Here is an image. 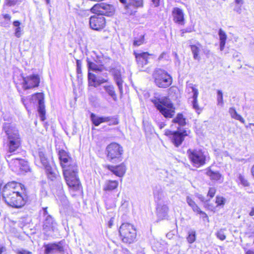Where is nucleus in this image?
<instances>
[{"instance_id": "obj_1", "label": "nucleus", "mask_w": 254, "mask_h": 254, "mask_svg": "<svg viewBox=\"0 0 254 254\" xmlns=\"http://www.w3.org/2000/svg\"><path fill=\"white\" fill-rule=\"evenodd\" d=\"M21 184L16 182L7 183L2 189V195L5 203L14 208H21L27 201V196L20 193L18 189Z\"/></svg>"}, {"instance_id": "obj_2", "label": "nucleus", "mask_w": 254, "mask_h": 254, "mask_svg": "<svg viewBox=\"0 0 254 254\" xmlns=\"http://www.w3.org/2000/svg\"><path fill=\"white\" fill-rule=\"evenodd\" d=\"M60 164L68 186L74 190H79L81 186L77 175L78 168L76 162L70 158Z\"/></svg>"}, {"instance_id": "obj_3", "label": "nucleus", "mask_w": 254, "mask_h": 254, "mask_svg": "<svg viewBox=\"0 0 254 254\" xmlns=\"http://www.w3.org/2000/svg\"><path fill=\"white\" fill-rule=\"evenodd\" d=\"M3 130L6 134L8 152L6 158L11 156V153L15 151L21 145V137L18 129L13 124L5 123L3 125Z\"/></svg>"}, {"instance_id": "obj_4", "label": "nucleus", "mask_w": 254, "mask_h": 254, "mask_svg": "<svg viewBox=\"0 0 254 254\" xmlns=\"http://www.w3.org/2000/svg\"><path fill=\"white\" fill-rule=\"evenodd\" d=\"M151 102L155 108L165 118H172L175 114V107L172 101L166 97L155 96Z\"/></svg>"}, {"instance_id": "obj_5", "label": "nucleus", "mask_w": 254, "mask_h": 254, "mask_svg": "<svg viewBox=\"0 0 254 254\" xmlns=\"http://www.w3.org/2000/svg\"><path fill=\"white\" fill-rule=\"evenodd\" d=\"M153 78L155 85L159 88H167L172 83L171 76L165 70L157 68L153 73Z\"/></svg>"}, {"instance_id": "obj_6", "label": "nucleus", "mask_w": 254, "mask_h": 254, "mask_svg": "<svg viewBox=\"0 0 254 254\" xmlns=\"http://www.w3.org/2000/svg\"><path fill=\"white\" fill-rule=\"evenodd\" d=\"M119 233L124 243H131L136 238V231L133 226L129 223H123L120 227Z\"/></svg>"}, {"instance_id": "obj_7", "label": "nucleus", "mask_w": 254, "mask_h": 254, "mask_svg": "<svg viewBox=\"0 0 254 254\" xmlns=\"http://www.w3.org/2000/svg\"><path fill=\"white\" fill-rule=\"evenodd\" d=\"M165 134L171 139L172 143L176 147H179L185 139V137L188 135L187 130L178 127L176 131H168Z\"/></svg>"}, {"instance_id": "obj_8", "label": "nucleus", "mask_w": 254, "mask_h": 254, "mask_svg": "<svg viewBox=\"0 0 254 254\" xmlns=\"http://www.w3.org/2000/svg\"><path fill=\"white\" fill-rule=\"evenodd\" d=\"M187 154L194 166L199 167L205 164L206 157L201 150L189 149Z\"/></svg>"}, {"instance_id": "obj_9", "label": "nucleus", "mask_w": 254, "mask_h": 254, "mask_svg": "<svg viewBox=\"0 0 254 254\" xmlns=\"http://www.w3.org/2000/svg\"><path fill=\"white\" fill-rule=\"evenodd\" d=\"M93 13H95L101 16H111L115 12V8L111 4L105 3H97L95 4L91 9Z\"/></svg>"}, {"instance_id": "obj_10", "label": "nucleus", "mask_w": 254, "mask_h": 254, "mask_svg": "<svg viewBox=\"0 0 254 254\" xmlns=\"http://www.w3.org/2000/svg\"><path fill=\"white\" fill-rule=\"evenodd\" d=\"M44 96L43 93H37L33 94L30 98V101L34 104H38V111L41 120L44 121L45 119V109L44 105Z\"/></svg>"}, {"instance_id": "obj_11", "label": "nucleus", "mask_w": 254, "mask_h": 254, "mask_svg": "<svg viewBox=\"0 0 254 254\" xmlns=\"http://www.w3.org/2000/svg\"><path fill=\"white\" fill-rule=\"evenodd\" d=\"M107 158L110 161L119 159L123 153V147L117 143H112L106 147Z\"/></svg>"}, {"instance_id": "obj_12", "label": "nucleus", "mask_w": 254, "mask_h": 254, "mask_svg": "<svg viewBox=\"0 0 254 254\" xmlns=\"http://www.w3.org/2000/svg\"><path fill=\"white\" fill-rule=\"evenodd\" d=\"M88 84L89 86L97 87V77L90 71H93L96 73L103 72L105 69L104 64H88Z\"/></svg>"}, {"instance_id": "obj_13", "label": "nucleus", "mask_w": 254, "mask_h": 254, "mask_svg": "<svg viewBox=\"0 0 254 254\" xmlns=\"http://www.w3.org/2000/svg\"><path fill=\"white\" fill-rule=\"evenodd\" d=\"M22 85L25 90L38 87L40 81L39 75L35 74L26 77H22Z\"/></svg>"}, {"instance_id": "obj_14", "label": "nucleus", "mask_w": 254, "mask_h": 254, "mask_svg": "<svg viewBox=\"0 0 254 254\" xmlns=\"http://www.w3.org/2000/svg\"><path fill=\"white\" fill-rule=\"evenodd\" d=\"M104 17L99 14L94 15L90 17L89 24L90 27L94 30H99L103 28L105 25Z\"/></svg>"}, {"instance_id": "obj_15", "label": "nucleus", "mask_w": 254, "mask_h": 254, "mask_svg": "<svg viewBox=\"0 0 254 254\" xmlns=\"http://www.w3.org/2000/svg\"><path fill=\"white\" fill-rule=\"evenodd\" d=\"M57 223L51 215H48L44 218L43 229L44 233L48 236L52 235L56 229Z\"/></svg>"}, {"instance_id": "obj_16", "label": "nucleus", "mask_w": 254, "mask_h": 254, "mask_svg": "<svg viewBox=\"0 0 254 254\" xmlns=\"http://www.w3.org/2000/svg\"><path fill=\"white\" fill-rule=\"evenodd\" d=\"M109 71L113 74L114 79L119 88L120 94H122L123 92V80L121 77V71L120 69L117 67H113L109 70Z\"/></svg>"}, {"instance_id": "obj_17", "label": "nucleus", "mask_w": 254, "mask_h": 254, "mask_svg": "<svg viewBox=\"0 0 254 254\" xmlns=\"http://www.w3.org/2000/svg\"><path fill=\"white\" fill-rule=\"evenodd\" d=\"M143 0H128L126 5V9L128 13L132 14L138 7L143 6Z\"/></svg>"}, {"instance_id": "obj_18", "label": "nucleus", "mask_w": 254, "mask_h": 254, "mask_svg": "<svg viewBox=\"0 0 254 254\" xmlns=\"http://www.w3.org/2000/svg\"><path fill=\"white\" fill-rule=\"evenodd\" d=\"M191 92L192 93V96L189 98V101L191 103L192 108L196 112L199 114L201 112L202 109L198 105L197 97L198 95V90L191 86Z\"/></svg>"}, {"instance_id": "obj_19", "label": "nucleus", "mask_w": 254, "mask_h": 254, "mask_svg": "<svg viewBox=\"0 0 254 254\" xmlns=\"http://www.w3.org/2000/svg\"><path fill=\"white\" fill-rule=\"evenodd\" d=\"M107 168L119 177H123L126 172V166L123 163L117 166L108 165Z\"/></svg>"}, {"instance_id": "obj_20", "label": "nucleus", "mask_w": 254, "mask_h": 254, "mask_svg": "<svg viewBox=\"0 0 254 254\" xmlns=\"http://www.w3.org/2000/svg\"><path fill=\"white\" fill-rule=\"evenodd\" d=\"M169 208L164 204L158 203L156 207V214L160 220L166 219L168 217Z\"/></svg>"}, {"instance_id": "obj_21", "label": "nucleus", "mask_w": 254, "mask_h": 254, "mask_svg": "<svg viewBox=\"0 0 254 254\" xmlns=\"http://www.w3.org/2000/svg\"><path fill=\"white\" fill-rule=\"evenodd\" d=\"M172 15L174 21L179 24H182L184 21V15L183 10L178 8L174 7L172 11Z\"/></svg>"}, {"instance_id": "obj_22", "label": "nucleus", "mask_w": 254, "mask_h": 254, "mask_svg": "<svg viewBox=\"0 0 254 254\" xmlns=\"http://www.w3.org/2000/svg\"><path fill=\"white\" fill-rule=\"evenodd\" d=\"M118 186L119 182L117 181L107 180L103 185V190L106 192H110L117 189Z\"/></svg>"}, {"instance_id": "obj_23", "label": "nucleus", "mask_w": 254, "mask_h": 254, "mask_svg": "<svg viewBox=\"0 0 254 254\" xmlns=\"http://www.w3.org/2000/svg\"><path fill=\"white\" fill-rule=\"evenodd\" d=\"M134 54L137 62L141 63H148V59L150 58V57L153 56V55L149 54L147 52H142L140 53L134 52Z\"/></svg>"}, {"instance_id": "obj_24", "label": "nucleus", "mask_w": 254, "mask_h": 254, "mask_svg": "<svg viewBox=\"0 0 254 254\" xmlns=\"http://www.w3.org/2000/svg\"><path fill=\"white\" fill-rule=\"evenodd\" d=\"M45 247L46 254H49L54 251L62 252L63 251V248L61 245L55 243L48 244Z\"/></svg>"}, {"instance_id": "obj_25", "label": "nucleus", "mask_w": 254, "mask_h": 254, "mask_svg": "<svg viewBox=\"0 0 254 254\" xmlns=\"http://www.w3.org/2000/svg\"><path fill=\"white\" fill-rule=\"evenodd\" d=\"M106 92L112 97L114 101H117V96L116 94L114 87L112 85H105L103 87Z\"/></svg>"}, {"instance_id": "obj_26", "label": "nucleus", "mask_w": 254, "mask_h": 254, "mask_svg": "<svg viewBox=\"0 0 254 254\" xmlns=\"http://www.w3.org/2000/svg\"><path fill=\"white\" fill-rule=\"evenodd\" d=\"M206 175L209 176L212 180L220 181V182L223 181L221 179L222 176L218 172H214L209 169L206 172Z\"/></svg>"}, {"instance_id": "obj_27", "label": "nucleus", "mask_w": 254, "mask_h": 254, "mask_svg": "<svg viewBox=\"0 0 254 254\" xmlns=\"http://www.w3.org/2000/svg\"><path fill=\"white\" fill-rule=\"evenodd\" d=\"M218 35L220 40V50L222 51L223 50L225 45L227 35L226 33L222 29H219Z\"/></svg>"}, {"instance_id": "obj_28", "label": "nucleus", "mask_w": 254, "mask_h": 254, "mask_svg": "<svg viewBox=\"0 0 254 254\" xmlns=\"http://www.w3.org/2000/svg\"><path fill=\"white\" fill-rule=\"evenodd\" d=\"M45 168L48 178L52 181L54 180L58 176L57 171L50 165L46 166Z\"/></svg>"}, {"instance_id": "obj_29", "label": "nucleus", "mask_w": 254, "mask_h": 254, "mask_svg": "<svg viewBox=\"0 0 254 254\" xmlns=\"http://www.w3.org/2000/svg\"><path fill=\"white\" fill-rule=\"evenodd\" d=\"M229 113L232 118L238 120L242 123L244 124L245 121L244 118L239 114H238L234 108L231 107L229 109Z\"/></svg>"}, {"instance_id": "obj_30", "label": "nucleus", "mask_w": 254, "mask_h": 254, "mask_svg": "<svg viewBox=\"0 0 254 254\" xmlns=\"http://www.w3.org/2000/svg\"><path fill=\"white\" fill-rule=\"evenodd\" d=\"M172 122L178 124L180 126H184L186 124V119L182 114L179 113L176 118L173 119Z\"/></svg>"}, {"instance_id": "obj_31", "label": "nucleus", "mask_w": 254, "mask_h": 254, "mask_svg": "<svg viewBox=\"0 0 254 254\" xmlns=\"http://www.w3.org/2000/svg\"><path fill=\"white\" fill-rule=\"evenodd\" d=\"M200 47L201 45L199 44L190 45V49L193 56V58L195 60H199L200 58L199 53Z\"/></svg>"}, {"instance_id": "obj_32", "label": "nucleus", "mask_w": 254, "mask_h": 254, "mask_svg": "<svg viewBox=\"0 0 254 254\" xmlns=\"http://www.w3.org/2000/svg\"><path fill=\"white\" fill-rule=\"evenodd\" d=\"M59 158L60 161V164L62 162L64 163L66 159L71 158L68 153L64 150H60L58 153Z\"/></svg>"}, {"instance_id": "obj_33", "label": "nucleus", "mask_w": 254, "mask_h": 254, "mask_svg": "<svg viewBox=\"0 0 254 254\" xmlns=\"http://www.w3.org/2000/svg\"><path fill=\"white\" fill-rule=\"evenodd\" d=\"M90 119H91L92 123L95 126H98L100 124L102 123V117L97 116L94 113L91 114Z\"/></svg>"}, {"instance_id": "obj_34", "label": "nucleus", "mask_w": 254, "mask_h": 254, "mask_svg": "<svg viewBox=\"0 0 254 254\" xmlns=\"http://www.w3.org/2000/svg\"><path fill=\"white\" fill-rule=\"evenodd\" d=\"M188 242L190 243H193L196 240V233L194 230H190L188 232V236L187 238Z\"/></svg>"}, {"instance_id": "obj_35", "label": "nucleus", "mask_w": 254, "mask_h": 254, "mask_svg": "<svg viewBox=\"0 0 254 254\" xmlns=\"http://www.w3.org/2000/svg\"><path fill=\"white\" fill-rule=\"evenodd\" d=\"M194 212H197L198 214L202 215L203 218H207V215L204 212L201 211L199 207L195 203L190 206Z\"/></svg>"}, {"instance_id": "obj_36", "label": "nucleus", "mask_w": 254, "mask_h": 254, "mask_svg": "<svg viewBox=\"0 0 254 254\" xmlns=\"http://www.w3.org/2000/svg\"><path fill=\"white\" fill-rule=\"evenodd\" d=\"M194 212H197L198 214L202 215L203 218H207V215L204 212L201 211L199 207L195 203L190 206Z\"/></svg>"}, {"instance_id": "obj_37", "label": "nucleus", "mask_w": 254, "mask_h": 254, "mask_svg": "<svg viewBox=\"0 0 254 254\" xmlns=\"http://www.w3.org/2000/svg\"><path fill=\"white\" fill-rule=\"evenodd\" d=\"M144 42V35H141L138 38H135L133 41V45L139 46Z\"/></svg>"}, {"instance_id": "obj_38", "label": "nucleus", "mask_w": 254, "mask_h": 254, "mask_svg": "<svg viewBox=\"0 0 254 254\" xmlns=\"http://www.w3.org/2000/svg\"><path fill=\"white\" fill-rule=\"evenodd\" d=\"M12 160L13 161L14 163L16 165L19 164V166L18 167H20L21 166L25 167L27 165V162L24 160L23 159H20L17 158H12Z\"/></svg>"}, {"instance_id": "obj_39", "label": "nucleus", "mask_w": 254, "mask_h": 254, "mask_svg": "<svg viewBox=\"0 0 254 254\" xmlns=\"http://www.w3.org/2000/svg\"><path fill=\"white\" fill-rule=\"evenodd\" d=\"M225 198L223 196H217L216 197L215 203L217 204V206H223L225 203Z\"/></svg>"}, {"instance_id": "obj_40", "label": "nucleus", "mask_w": 254, "mask_h": 254, "mask_svg": "<svg viewBox=\"0 0 254 254\" xmlns=\"http://www.w3.org/2000/svg\"><path fill=\"white\" fill-rule=\"evenodd\" d=\"M217 237L221 241H223L226 239L224 229H220L216 234Z\"/></svg>"}, {"instance_id": "obj_41", "label": "nucleus", "mask_w": 254, "mask_h": 254, "mask_svg": "<svg viewBox=\"0 0 254 254\" xmlns=\"http://www.w3.org/2000/svg\"><path fill=\"white\" fill-rule=\"evenodd\" d=\"M238 179L240 181L241 184L245 187H248L250 185L249 183L245 177L241 174H239Z\"/></svg>"}, {"instance_id": "obj_42", "label": "nucleus", "mask_w": 254, "mask_h": 254, "mask_svg": "<svg viewBox=\"0 0 254 254\" xmlns=\"http://www.w3.org/2000/svg\"><path fill=\"white\" fill-rule=\"evenodd\" d=\"M217 104L219 105L222 106L223 105V93L222 91L218 90L217 91Z\"/></svg>"}, {"instance_id": "obj_43", "label": "nucleus", "mask_w": 254, "mask_h": 254, "mask_svg": "<svg viewBox=\"0 0 254 254\" xmlns=\"http://www.w3.org/2000/svg\"><path fill=\"white\" fill-rule=\"evenodd\" d=\"M154 195L155 199L158 200L161 199L163 197V191L161 190H155L154 191Z\"/></svg>"}, {"instance_id": "obj_44", "label": "nucleus", "mask_w": 254, "mask_h": 254, "mask_svg": "<svg viewBox=\"0 0 254 254\" xmlns=\"http://www.w3.org/2000/svg\"><path fill=\"white\" fill-rule=\"evenodd\" d=\"M148 64H141V66L139 67V70L141 71H145L147 73L150 72L151 71L150 66H147Z\"/></svg>"}, {"instance_id": "obj_45", "label": "nucleus", "mask_w": 254, "mask_h": 254, "mask_svg": "<svg viewBox=\"0 0 254 254\" xmlns=\"http://www.w3.org/2000/svg\"><path fill=\"white\" fill-rule=\"evenodd\" d=\"M110 121L109 122V125H117L119 124V121L118 119L115 117H111L110 118Z\"/></svg>"}, {"instance_id": "obj_46", "label": "nucleus", "mask_w": 254, "mask_h": 254, "mask_svg": "<svg viewBox=\"0 0 254 254\" xmlns=\"http://www.w3.org/2000/svg\"><path fill=\"white\" fill-rule=\"evenodd\" d=\"M108 81V79H105L99 77H97V87L102 83L107 82Z\"/></svg>"}, {"instance_id": "obj_47", "label": "nucleus", "mask_w": 254, "mask_h": 254, "mask_svg": "<svg viewBox=\"0 0 254 254\" xmlns=\"http://www.w3.org/2000/svg\"><path fill=\"white\" fill-rule=\"evenodd\" d=\"M216 192V189L214 188H210L207 193V195L210 196V198L214 197Z\"/></svg>"}, {"instance_id": "obj_48", "label": "nucleus", "mask_w": 254, "mask_h": 254, "mask_svg": "<svg viewBox=\"0 0 254 254\" xmlns=\"http://www.w3.org/2000/svg\"><path fill=\"white\" fill-rule=\"evenodd\" d=\"M39 157L40 158L41 162L42 164H43V166L46 167V166L49 165L48 164V162L45 156L41 157V153H39Z\"/></svg>"}, {"instance_id": "obj_49", "label": "nucleus", "mask_w": 254, "mask_h": 254, "mask_svg": "<svg viewBox=\"0 0 254 254\" xmlns=\"http://www.w3.org/2000/svg\"><path fill=\"white\" fill-rule=\"evenodd\" d=\"M243 5L236 4L234 8V11L236 12L238 14H241L242 12V6Z\"/></svg>"}, {"instance_id": "obj_50", "label": "nucleus", "mask_w": 254, "mask_h": 254, "mask_svg": "<svg viewBox=\"0 0 254 254\" xmlns=\"http://www.w3.org/2000/svg\"><path fill=\"white\" fill-rule=\"evenodd\" d=\"M16 253L17 254H32L31 252L23 249L16 250Z\"/></svg>"}, {"instance_id": "obj_51", "label": "nucleus", "mask_w": 254, "mask_h": 254, "mask_svg": "<svg viewBox=\"0 0 254 254\" xmlns=\"http://www.w3.org/2000/svg\"><path fill=\"white\" fill-rule=\"evenodd\" d=\"M15 36L19 38L21 36V29L20 27H17L15 30Z\"/></svg>"}, {"instance_id": "obj_52", "label": "nucleus", "mask_w": 254, "mask_h": 254, "mask_svg": "<svg viewBox=\"0 0 254 254\" xmlns=\"http://www.w3.org/2000/svg\"><path fill=\"white\" fill-rule=\"evenodd\" d=\"M187 202L188 204V205L190 207L191 206H192V205H194L195 204V202L191 199V198L189 196H188L187 197Z\"/></svg>"}, {"instance_id": "obj_53", "label": "nucleus", "mask_w": 254, "mask_h": 254, "mask_svg": "<svg viewBox=\"0 0 254 254\" xmlns=\"http://www.w3.org/2000/svg\"><path fill=\"white\" fill-rule=\"evenodd\" d=\"M203 52L207 58H210L213 56V54L208 49H204Z\"/></svg>"}, {"instance_id": "obj_54", "label": "nucleus", "mask_w": 254, "mask_h": 254, "mask_svg": "<svg viewBox=\"0 0 254 254\" xmlns=\"http://www.w3.org/2000/svg\"><path fill=\"white\" fill-rule=\"evenodd\" d=\"M47 209H48L47 207H43V208H42V210L43 211V216L45 218H46V217L47 216L50 215L48 212Z\"/></svg>"}, {"instance_id": "obj_55", "label": "nucleus", "mask_w": 254, "mask_h": 254, "mask_svg": "<svg viewBox=\"0 0 254 254\" xmlns=\"http://www.w3.org/2000/svg\"><path fill=\"white\" fill-rule=\"evenodd\" d=\"M112 116H109V117H102V123H106V122H108L110 121V118Z\"/></svg>"}, {"instance_id": "obj_56", "label": "nucleus", "mask_w": 254, "mask_h": 254, "mask_svg": "<svg viewBox=\"0 0 254 254\" xmlns=\"http://www.w3.org/2000/svg\"><path fill=\"white\" fill-rule=\"evenodd\" d=\"M3 18L5 20L8 21V22L6 23L8 24L9 22L10 21V19H11V17H10V15L8 14H4L3 15Z\"/></svg>"}, {"instance_id": "obj_57", "label": "nucleus", "mask_w": 254, "mask_h": 254, "mask_svg": "<svg viewBox=\"0 0 254 254\" xmlns=\"http://www.w3.org/2000/svg\"><path fill=\"white\" fill-rule=\"evenodd\" d=\"M6 251V248L0 245V254H2V253L5 252Z\"/></svg>"}, {"instance_id": "obj_58", "label": "nucleus", "mask_w": 254, "mask_h": 254, "mask_svg": "<svg viewBox=\"0 0 254 254\" xmlns=\"http://www.w3.org/2000/svg\"><path fill=\"white\" fill-rule=\"evenodd\" d=\"M235 2L238 5H243L244 3L243 0H235Z\"/></svg>"}, {"instance_id": "obj_59", "label": "nucleus", "mask_w": 254, "mask_h": 254, "mask_svg": "<svg viewBox=\"0 0 254 254\" xmlns=\"http://www.w3.org/2000/svg\"><path fill=\"white\" fill-rule=\"evenodd\" d=\"M154 6H157L159 4L160 0H151Z\"/></svg>"}, {"instance_id": "obj_60", "label": "nucleus", "mask_w": 254, "mask_h": 254, "mask_svg": "<svg viewBox=\"0 0 254 254\" xmlns=\"http://www.w3.org/2000/svg\"><path fill=\"white\" fill-rule=\"evenodd\" d=\"M13 24L16 28L20 27V22L18 20L14 21L13 23Z\"/></svg>"}, {"instance_id": "obj_61", "label": "nucleus", "mask_w": 254, "mask_h": 254, "mask_svg": "<svg viewBox=\"0 0 254 254\" xmlns=\"http://www.w3.org/2000/svg\"><path fill=\"white\" fill-rule=\"evenodd\" d=\"M17 0H9L8 4L10 6L14 5L16 4Z\"/></svg>"}, {"instance_id": "obj_62", "label": "nucleus", "mask_w": 254, "mask_h": 254, "mask_svg": "<svg viewBox=\"0 0 254 254\" xmlns=\"http://www.w3.org/2000/svg\"><path fill=\"white\" fill-rule=\"evenodd\" d=\"M81 64H77L76 70L78 74L81 73Z\"/></svg>"}, {"instance_id": "obj_63", "label": "nucleus", "mask_w": 254, "mask_h": 254, "mask_svg": "<svg viewBox=\"0 0 254 254\" xmlns=\"http://www.w3.org/2000/svg\"><path fill=\"white\" fill-rule=\"evenodd\" d=\"M167 53L166 52H163L160 56L159 57L158 59L160 60L161 59L165 58V57L166 56Z\"/></svg>"}, {"instance_id": "obj_64", "label": "nucleus", "mask_w": 254, "mask_h": 254, "mask_svg": "<svg viewBox=\"0 0 254 254\" xmlns=\"http://www.w3.org/2000/svg\"><path fill=\"white\" fill-rule=\"evenodd\" d=\"M246 254H254V251L249 250L246 252Z\"/></svg>"}]
</instances>
